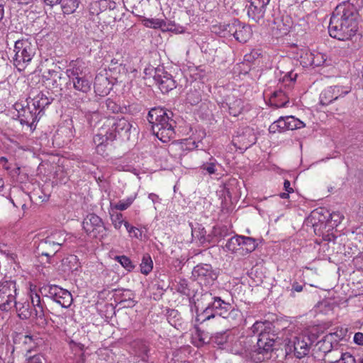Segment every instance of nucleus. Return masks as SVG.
I'll return each instance as SVG.
<instances>
[{
  "mask_svg": "<svg viewBox=\"0 0 363 363\" xmlns=\"http://www.w3.org/2000/svg\"><path fill=\"white\" fill-rule=\"evenodd\" d=\"M313 340L308 335L295 337L294 340V354L296 357L301 359L307 355Z\"/></svg>",
  "mask_w": 363,
  "mask_h": 363,
  "instance_id": "nucleus-17",
  "label": "nucleus"
},
{
  "mask_svg": "<svg viewBox=\"0 0 363 363\" xmlns=\"http://www.w3.org/2000/svg\"><path fill=\"white\" fill-rule=\"evenodd\" d=\"M211 340L212 342L221 347L230 340V336L228 334V331L218 333L211 337Z\"/></svg>",
  "mask_w": 363,
  "mask_h": 363,
  "instance_id": "nucleus-39",
  "label": "nucleus"
},
{
  "mask_svg": "<svg viewBox=\"0 0 363 363\" xmlns=\"http://www.w3.org/2000/svg\"><path fill=\"white\" fill-rule=\"evenodd\" d=\"M286 119L287 130H293L297 129V126H296L295 121H295V117H294L292 116H286Z\"/></svg>",
  "mask_w": 363,
  "mask_h": 363,
  "instance_id": "nucleus-56",
  "label": "nucleus"
},
{
  "mask_svg": "<svg viewBox=\"0 0 363 363\" xmlns=\"http://www.w3.org/2000/svg\"><path fill=\"white\" fill-rule=\"evenodd\" d=\"M297 74L293 71L287 72L282 78V84L285 86L291 87L296 82Z\"/></svg>",
  "mask_w": 363,
  "mask_h": 363,
  "instance_id": "nucleus-44",
  "label": "nucleus"
},
{
  "mask_svg": "<svg viewBox=\"0 0 363 363\" xmlns=\"http://www.w3.org/2000/svg\"><path fill=\"white\" fill-rule=\"evenodd\" d=\"M256 136L254 130L250 127H245L238 132L233 138V143L236 146L239 145L240 149H247L256 143Z\"/></svg>",
  "mask_w": 363,
  "mask_h": 363,
  "instance_id": "nucleus-14",
  "label": "nucleus"
},
{
  "mask_svg": "<svg viewBox=\"0 0 363 363\" xmlns=\"http://www.w3.org/2000/svg\"><path fill=\"white\" fill-rule=\"evenodd\" d=\"M39 247L43 250L41 255L48 257V263H52L51 258L59 251V248L52 243H48V236L40 241Z\"/></svg>",
  "mask_w": 363,
  "mask_h": 363,
  "instance_id": "nucleus-24",
  "label": "nucleus"
},
{
  "mask_svg": "<svg viewBox=\"0 0 363 363\" xmlns=\"http://www.w3.org/2000/svg\"><path fill=\"white\" fill-rule=\"evenodd\" d=\"M74 88L82 93H87L91 89V82L86 76L72 81Z\"/></svg>",
  "mask_w": 363,
  "mask_h": 363,
  "instance_id": "nucleus-31",
  "label": "nucleus"
},
{
  "mask_svg": "<svg viewBox=\"0 0 363 363\" xmlns=\"http://www.w3.org/2000/svg\"><path fill=\"white\" fill-rule=\"evenodd\" d=\"M313 59L311 60V66L319 67L323 65L326 58L325 55L320 52L313 53Z\"/></svg>",
  "mask_w": 363,
  "mask_h": 363,
  "instance_id": "nucleus-46",
  "label": "nucleus"
},
{
  "mask_svg": "<svg viewBox=\"0 0 363 363\" xmlns=\"http://www.w3.org/2000/svg\"><path fill=\"white\" fill-rule=\"evenodd\" d=\"M43 79L44 82H48L53 88L60 87L65 82V74L60 70V67L57 69H48L43 72Z\"/></svg>",
  "mask_w": 363,
  "mask_h": 363,
  "instance_id": "nucleus-19",
  "label": "nucleus"
},
{
  "mask_svg": "<svg viewBox=\"0 0 363 363\" xmlns=\"http://www.w3.org/2000/svg\"><path fill=\"white\" fill-rule=\"evenodd\" d=\"M100 6L103 7H108L109 9L113 10L116 7V3L113 1H110L108 0H101L99 1Z\"/></svg>",
  "mask_w": 363,
  "mask_h": 363,
  "instance_id": "nucleus-60",
  "label": "nucleus"
},
{
  "mask_svg": "<svg viewBox=\"0 0 363 363\" xmlns=\"http://www.w3.org/2000/svg\"><path fill=\"white\" fill-rule=\"evenodd\" d=\"M176 289L179 293L186 296L190 297L191 295L188 281L185 279H179V281L177 282Z\"/></svg>",
  "mask_w": 363,
  "mask_h": 363,
  "instance_id": "nucleus-42",
  "label": "nucleus"
},
{
  "mask_svg": "<svg viewBox=\"0 0 363 363\" xmlns=\"http://www.w3.org/2000/svg\"><path fill=\"white\" fill-rule=\"evenodd\" d=\"M132 124L124 118H107L102 121V125L99 133L94 137L97 151L103 150V147L112 143L119 135L123 140H129Z\"/></svg>",
  "mask_w": 363,
  "mask_h": 363,
  "instance_id": "nucleus-2",
  "label": "nucleus"
},
{
  "mask_svg": "<svg viewBox=\"0 0 363 363\" xmlns=\"http://www.w3.org/2000/svg\"><path fill=\"white\" fill-rule=\"evenodd\" d=\"M212 303H210L203 312L197 315L199 321L203 322L216 315H219L223 318H233L237 315L239 312L232 308L230 303L221 300L219 297H214Z\"/></svg>",
  "mask_w": 363,
  "mask_h": 363,
  "instance_id": "nucleus-5",
  "label": "nucleus"
},
{
  "mask_svg": "<svg viewBox=\"0 0 363 363\" xmlns=\"http://www.w3.org/2000/svg\"><path fill=\"white\" fill-rule=\"evenodd\" d=\"M289 93L281 90L275 91L270 98V102L272 106L277 108L284 107L289 103Z\"/></svg>",
  "mask_w": 363,
  "mask_h": 363,
  "instance_id": "nucleus-23",
  "label": "nucleus"
},
{
  "mask_svg": "<svg viewBox=\"0 0 363 363\" xmlns=\"http://www.w3.org/2000/svg\"><path fill=\"white\" fill-rule=\"evenodd\" d=\"M16 282L13 280H5L0 282V310L8 311L13 308L16 300Z\"/></svg>",
  "mask_w": 363,
  "mask_h": 363,
  "instance_id": "nucleus-9",
  "label": "nucleus"
},
{
  "mask_svg": "<svg viewBox=\"0 0 363 363\" xmlns=\"http://www.w3.org/2000/svg\"><path fill=\"white\" fill-rule=\"evenodd\" d=\"M162 21H160L159 19H147L145 21V25L147 27L157 28H160L162 26Z\"/></svg>",
  "mask_w": 363,
  "mask_h": 363,
  "instance_id": "nucleus-53",
  "label": "nucleus"
},
{
  "mask_svg": "<svg viewBox=\"0 0 363 363\" xmlns=\"http://www.w3.org/2000/svg\"><path fill=\"white\" fill-rule=\"evenodd\" d=\"M354 342L359 345H363V333H356L354 336Z\"/></svg>",
  "mask_w": 363,
  "mask_h": 363,
  "instance_id": "nucleus-61",
  "label": "nucleus"
},
{
  "mask_svg": "<svg viewBox=\"0 0 363 363\" xmlns=\"http://www.w3.org/2000/svg\"><path fill=\"white\" fill-rule=\"evenodd\" d=\"M40 292L43 294H45V296L50 298L55 301L57 299H59L60 296L64 295L62 297L64 299L62 300V302L61 303V306L65 308H69L73 301L71 293L57 285H48L43 286L40 289Z\"/></svg>",
  "mask_w": 363,
  "mask_h": 363,
  "instance_id": "nucleus-11",
  "label": "nucleus"
},
{
  "mask_svg": "<svg viewBox=\"0 0 363 363\" xmlns=\"http://www.w3.org/2000/svg\"><path fill=\"white\" fill-rule=\"evenodd\" d=\"M106 70L105 73H99L94 80V90L99 95H107L112 89L113 82L110 80Z\"/></svg>",
  "mask_w": 363,
  "mask_h": 363,
  "instance_id": "nucleus-16",
  "label": "nucleus"
},
{
  "mask_svg": "<svg viewBox=\"0 0 363 363\" xmlns=\"http://www.w3.org/2000/svg\"><path fill=\"white\" fill-rule=\"evenodd\" d=\"M335 100L330 86L325 89L320 95V104L323 106L328 105Z\"/></svg>",
  "mask_w": 363,
  "mask_h": 363,
  "instance_id": "nucleus-38",
  "label": "nucleus"
},
{
  "mask_svg": "<svg viewBox=\"0 0 363 363\" xmlns=\"http://www.w3.org/2000/svg\"><path fill=\"white\" fill-rule=\"evenodd\" d=\"M31 303L34 308L35 315L38 320V324L44 326L48 324L45 317L44 305L41 303L40 297L38 294L31 296Z\"/></svg>",
  "mask_w": 363,
  "mask_h": 363,
  "instance_id": "nucleus-21",
  "label": "nucleus"
},
{
  "mask_svg": "<svg viewBox=\"0 0 363 363\" xmlns=\"http://www.w3.org/2000/svg\"><path fill=\"white\" fill-rule=\"evenodd\" d=\"M328 217H330L329 223L333 222V225H337L339 223H340L341 220L342 218V216H341L339 213H330L328 212Z\"/></svg>",
  "mask_w": 363,
  "mask_h": 363,
  "instance_id": "nucleus-54",
  "label": "nucleus"
},
{
  "mask_svg": "<svg viewBox=\"0 0 363 363\" xmlns=\"http://www.w3.org/2000/svg\"><path fill=\"white\" fill-rule=\"evenodd\" d=\"M37 114L31 110L30 107H23L18 111V118L21 124L26 125L33 129L35 122L37 121Z\"/></svg>",
  "mask_w": 363,
  "mask_h": 363,
  "instance_id": "nucleus-22",
  "label": "nucleus"
},
{
  "mask_svg": "<svg viewBox=\"0 0 363 363\" xmlns=\"http://www.w3.org/2000/svg\"><path fill=\"white\" fill-rule=\"evenodd\" d=\"M152 260L148 254L144 255L140 264V270L143 274H147L152 269Z\"/></svg>",
  "mask_w": 363,
  "mask_h": 363,
  "instance_id": "nucleus-41",
  "label": "nucleus"
},
{
  "mask_svg": "<svg viewBox=\"0 0 363 363\" xmlns=\"http://www.w3.org/2000/svg\"><path fill=\"white\" fill-rule=\"evenodd\" d=\"M123 60H122L121 57H118V58L114 57V58H113L111 60V62H110V64L108 65V70L112 69L113 67H119L120 65L123 64Z\"/></svg>",
  "mask_w": 363,
  "mask_h": 363,
  "instance_id": "nucleus-57",
  "label": "nucleus"
},
{
  "mask_svg": "<svg viewBox=\"0 0 363 363\" xmlns=\"http://www.w3.org/2000/svg\"><path fill=\"white\" fill-rule=\"evenodd\" d=\"M249 4L246 5L247 13L250 18L258 23L263 19L266 12L267 5H262L257 0H246Z\"/></svg>",
  "mask_w": 363,
  "mask_h": 363,
  "instance_id": "nucleus-18",
  "label": "nucleus"
},
{
  "mask_svg": "<svg viewBox=\"0 0 363 363\" xmlns=\"http://www.w3.org/2000/svg\"><path fill=\"white\" fill-rule=\"evenodd\" d=\"M52 100L53 99L48 98L45 94L43 93L40 94L37 99L33 100V106L35 111H36L37 109H40L38 112L39 114L43 108L51 104Z\"/></svg>",
  "mask_w": 363,
  "mask_h": 363,
  "instance_id": "nucleus-34",
  "label": "nucleus"
},
{
  "mask_svg": "<svg viewBox=\"0 0 363 363\" xmlns=\"http://www.w3.org/2000/svg\"><path fill=\"white\" fill-rule=\"evenodd\" d=\"M67 240V235L65 232L61 230H55L48 235V243L55 245L60 249V247L63 245Z\"/></svg>",
  "mask_w": 363,
  "mask_h": 363,
  "instance_id": "nucleus-29",
  "label": "nucleus"
},
{
  "mask_svg": "<svg viewBox=\"0 0 363 363\" xmlns=\"http://www.w3.org/2000/svg\"><path fill=\"white\" fill-rule=\"evenodd\" d=\"M116 259L127 270L131 271L134 269L135 266L133 264L131 260L126 256H116Z\"/></svg>",
  "mask_w": 363,
  "mask_h": 363,
  "instance_id": "nucleus-47",
  "label": "nucleus"
},
{
  "mask_svg": "<svg viewBox=\"0 0 363 363\" xmlns=\"http://www.w3.org/2000/svg\"><path fill=\"white\" fill-rule=\"evenodd\" d=\"M26 363H43V357L40 354L30 356L27 359Z\"/></svg>",
  "mask_w": 363,
  "mask_h": 363,
  "instance_id": "nucleus-58",
  "label": "nucleus"
},
{
  "mask_svg": "<svg viewBox=\"0 0 363 363\" xmlns=\"http://www.w3.org/2000/svg\"><path fill=\"white\" fill-rule=\"evenodd\" d=\"M124 225L131 236L136 238H140L142 237V232L138 228L130 225L128 222H125Z\"/></svg>",
  "mask_w": 363,
  "mask_h": 363,
  "instance_id": "nucleus-52",
  "label": "nucleus"
},
{
  "mask_svg": "<svg viewBox=\"0 0 363 363\" xmlns=\"http://www.w3.org/2000/svg\"><path fill=\"white\" fill-rule=\"evenodd\" d=\"M66 75L70 81H74L77 78L86 76L83 67L81 65H79V63L74 64L72 67L67 69Z\"/></svg>",
  "mask_w": 363,
  "mask_h": 363,
  "instance_id": "nucleus-32",
  "label": "nucleus"
},
{
  "mask_svg": "<svg viewBox=\"0 0 363 363\" xmlns=\"http://www.w3.org/2000/svg\"><path fill=\"white\" fill-rule=\"evenodd\" d=\"M153 78L163 93H168L176 87V82L162 67L155 69Z\"/></svg>",
  "mask_w": 363,
  "mask_h": 363,
  "instance_id": "nucleus-13",
  "label": "nucleus"
},
{
  "mask_svg": "<svg viewBox=\"0 0 363 363\" xmlns=\"http://www.w3.org/2000/svg\"><path fill=\"white\" fill-rule=\"evenodd\" d=\"M192 237L197 239L201 244L204 245L211 242V236L206 235V230L201 224L196 223L191 228Z\"/></svg>",
  "mask_w": 363,
  "mask_h": 363,
  "instance_id": "nucleus-26",
  "label": "nucleus"
},
{
  "mask_svg": "<svg viewBox=\"0 0 363 363\" xmlns=\"http://www.w3.org/2000/svg\"><path fill=\"white\" fill-rule=\"evenodd\" d=\"M83 229L86 233L94 238H102L106 235L107 229L102 219L94 213L88 214L84 219Z\"/></svg>",
  "mask_w": 363,
  "mask_h": 363,
  "instance_id": "nucleus-8",
  "label": "nucleus"
},
{
  "mask_svg": "<svg viewBox=\"0 0 363 363\" xmlns=\"http://www.w3.org/2000/svg\"><path fill=\"white\" fill-rule=\"evenodd\" d=\"M241 251L240 254L242 255L249 254L253 252L257 247V240L251 237L240 235Z\"/></svg>",
  "mask_w": 363,
  "mask_h": 363,
  "instance_id": "nucleus-25",
  "label": "nucleus"
},
{
  "mask_svg": "<svg viewBox=\"0 0 363 363\" xmlns=\"http://www.w3.org/2000/svg\"><path fill=\"white\" fill-rule=\"evenodd\" d=\"M108 72H110L108 76L112 80H114L115 82H123L126 79V77L128 75V69L123 64L119 67H113L112 69L108 70Z\"/></svg>",
  "mask_w": 363,
  "mask_h": 363,
  "instance_id": "nucleus-27",
  "label": "nucleus"
},
{
  "mask_svg": "<svg viewBox=\"0 0 363 363\" xmlns=\"http://www.w3.org/2000/svg\"><path fill=\"white\" fill-rule=\"evenodd\" d=\"M111 220L115 228L120 229L123 224L125 221L123 220V214L121 213H116V214L111 215Z\"/></svg>",
  "mask_w": 363,
  "mask_h": 363,
  "instance_id": "nucleus-49",
  "label": "nucleus"
},
{
  "mask_svg": "<svg viewBox=\"0 0 363 363\" xmlns=\"http://www.w3.org/2000/svg\"><path fill=\"white\" fill-rule=\"evenodd\" d=\"M292 290L297 291V292H301L303 290V286H302V285L299 284L298 283L295 282L292 285Z\"/></svg>",
  "mask_w": 363,
  "mask_h": 363,
  "instance_id": "nucleus-64",
  "label": "nucleus"
},
{
  "mask_svg": "<svg viewBox=\"0 0 363 363\" xmlns=\"http://www.w3.org/2000/svg\"><path fill=\"white\" fill-rule=\"evenodd\" d=\"M218 164L216 162L215 159H211L209 162H206L202 164L201 168L206 171L208 174H213L217 171V167Z\"/></svg>",
  "mask_w": 363,
  "mask_h": 363,
  "instance_id": "nucleus-45",
  "label": "nucleus"
},
{
  "mask_svg": "<svg viewBox=\"0 0 363 363\" xmlns=\"http://www.w3.org/2000/svg\"><path fill=\"white\" fill-rule=\"evenodd\" d=\"M297 57L303 67L311 66V60L313 59V52L307 49H302L297 52Z\"/></svg>",
  "mask_w": 363,
  "mask_h": 363,
  "instance_id": "nucleus-37",
  "label": "nucleus"
},
{
  "mask_svg": "<svg viewBox=\"0 0 363 363\" xmlns=\"http://www.w3.org/2000/svg\"><path fill=\"white\" fill-rule=\"evenodd\" d=\"M269 324L267 321H256L249 331L250 335L258 334L256 352L257 354H262V357H258L259 361L270 359L274 350V335L267 331V325Z\"/></svg>",
  "mask_w": 363,
  "mask_h": 363,
  "instance_id": "nucleus-4",
  "label": "nucleus"
},
{
  "mask_svg": "<svg viewBox=\"0 0 363 363\" xmlns=\"http://www.w3.org/2000/svg\"><path fill=\"white\" fill-rule=\"evenodd\" d=\"M244 107L242 100L235 96H228L225 101L221 103V108L228 109L229 114L235 117L242 112Z\"/></svg>",
  "mask_w": 363,
  "mask_h": 363,
  "instance_id": "nucleus-20",
  "label": "nucleus"
},
{
  "mask_svg": "<svg viewBox=\"0 0 363 363\" xmlns=\"http://www.w3.org/2000/svg\"><path fill=\"white\" fill-rule=\"evenodd\" d=\"M344 335L343 332L340 330V334H338L337 332L329 333L325 335L323 339L319 340L316 343V346L318 349L323 352L324 354H328L330 352L333 350L335 352H337V340L336 337L340 339Z\"/></svg>",
  "mask_w": 363,
  "mask_h": 363,
  "instance_id": "nucleus-15",
  "label": "nucleus"
},
{
  "mask_svg": "<svg viewBox=\"0 0 363 363\" xmlns=\"http://www.w3.org/2000/svg\"><path fill=\"white\" fill-rule=\"evenodd\" d=\"M284 188L286 191L288 193H292L294 192L293 188L291 187V183L289 180H285L284 182Z\"/></svg>",
  "mask_w": 363,
  "mask_h": 363,
  "instance_id": "nucleus-63",
  "label": "nucleus"
},
{
  "mask_svg": "<svg viewBox=\"0 0 363 363\" xmlns=\"http://www.w3.org/2000/svg\"><path fill=\"white\" fill-rule=\"evenodd\" d=\"M13 52V65L18 70H23L34 56L35 46L28 40H17Z\"/></svg>",
  "mask_w": 363,
  "mask_h": 363,
  "instance_id": "nucleus-7",
  "label": "nucleus"
},
{
  "mask_svg": "<svg viewBox=\"0 0 363 363\" xmlns=\"http://www.w3.org/2000/svg\"><path fill=\"white\" fill-rule=\"evenodd\" d=\"M133 202V198H128L126 200H121L114 206V208L120 211H124L127 209Z\"/></svg>",
  "mask_w": 363,
  "mask_h": 363,
  "instance_id": "nucleus-51",
  "label": "nucleus"
},
{
  "mask_svg": "<svg viewBox=\"0 0 363 363\" xmlns=\"http://www.w3.org/2000/svg\"><path fill=\"white\" fill-rule=\"evenodd\" d=\"M276 121H277V123L278 124V126H279V128L281 133L287 130L286 117L285 118L280 117Z\"/></svg>",
  "mask_w": 363,
  "mask_h": 363,
  "instance_id": "nucleus-59",
  "label": "nucleus"
},
{
  "mask_svg": "<svg viewBox=\"0 0 363 363\" xmlns=\"http://www.w3.org/2000/svg\"><path fill=\"white\" fill-rule=\"evenodd\" d=\"M219 28L224 37L233 35L236 40L242 43L247 42L252 35L251 27L238 19H233L228 23L220 25Z\"/></svg>",
  "mask_w": 363,
  "mask_h": 363,
  "instance_id": "nucleus-6",
  "label": "nucleus"
},
{
  "mask_svg": "<svg viewBox=\"0 0 363 363\" xmlns=\"http://www.w3.org/2000/svg\"><path fill=\"white\" fill-rule=\"evenodd\" d=\"M172 116L171 111L160 107L152 108L148 112L147 118L152 125V130L163 143L168 142L175 135L174 128L176 123Z\"/></svg>",
  "mask_w": 363,
  "mask_h": 363,
  "instance_id": "nucleus-3",
  "label": "nucleus"
},
{
  "mask_svg": "<svg viewBox=\"0 0 363 363\" xmlns=\"http://www.w3.org/2000/svg\"><path fill=\"white\" fill-rule=\"evenodd\" d=\"M240 235H235L230 238L225 247H223L224 250L228 252H231L233 253L238 252L241 251V242H240Z\"/></svg>",
  "mask_w": 363,
  "mask_h": 363,
  "instance_id": "nucleus-33",
  "label": "nucleus"
},
{
  "mask_svg": "<svg viewBox=\"0 0 363 363\" xmlns=\"http://www.w3.org/2000/svg\"><path fill=\"white\" fill-rule=\"evenodd\" d=\"M103 108H106L108 111L113 113H126L128 112V108L125 106H121L117 104L114 101L111 99H108L104 102Z\"/></svg>",
  "mask_w": 363,
  "mask_h": 363,
  "instance_id": "nucleus-35",
  "label": "nucleus"
},
{
  "mask_svg": "<svg viewBox=\"0 0 363 363\" xmlns=\"http://www.w3.org/2000/svg\"><path fill=\"white\" fill-rule=\"evenodd\" d=\"M186 99L191 105L196 104L201 101V94L196 90L190 91L187 94Z\"/></svg>",
  "mask_w": 363,
  "mask_h": 363,
  "instance_id": "nucleus-50",
  "label": "nucleus"
},
{
  "mask_svg": "<svg viewBox=\"0 0 363 363\" xmlns=\"http://www.w3.org/2000/svg\"><path fill=\"white\" fill-rule=\"evenodd\" d=\"M269 131L271 133H275L277 132L281 133L277 121H274L269 125Z\"/></svg>",
  "mask_w": 363,
  "mask_h": 363,
  "instance_id": "nucleus-62",
  "label": "nucleus"
},
{
  "mask_svg": "<svg viewBox=\"0 0 363 363\" xmlns=\"http://www.w3.org/2000/svg\"><path fill=\"white\" fill-rule=\"evenodd\" d=\"M13 342L16 345H23L24 350L27 352H30L32 347L35 346V342L32 336L28 335H23L21 333L17 334L13 339Z\"/></svg>",
  "mask_w": 363,
  "mask_h": 363,
  "instance_id": "nucleus-28",
  "label": "nucleus"
},
{
  "mask_svg": "<svg viewBox=\"0 0 363 363\" xmlns=\"http://www.w3.org/2000/svg\"><path fill=\"white\" fill-rule=\"evenodd\" d=\"M362 6L363 0H347L338 4L330 17V35L342 41L352 40L358 30L359 11Z\"/></svg>",
  "mask_w": 363,
  "mask_h": 363,
  "instance_id": "nucleus-1",
  "label": "nucleus"
},
{
  "mask_svg": "<svg viewBox=\"0 0 363 363\" xmlns=\"http://www.w3.org/2000/svg\"><path fill=\"white\" fill-rule=\"evenodd\" d=\"M59 4L64 13L70 14L74 13L79 6L78 0H60Z\"/></svg>",
  "mask_w": 363,
  "mask_h": 363,
  "instance_id": "nucleus-36",
  "label": "nucleus"
},
{
  "mask_svg": "<svg viewBox=\"0 0 363 363\" xmlns=\"http://www.w3.org/2000/svg\"><path fill=\"white\" fill-rule=\"evenodd\" d=\"M332 92L335 96V100L339 97H342L350 92V87H344L340 86H330Z\"/></svg>",
  "mask_w": 363,
  "mask_h": 363,
  "instance_id": "nucleus-43",
  "label": "nucleus"
},
{
  "mask_svg": "<svg viewBox=\"0 0 363 363\" xmlns=\"http://www.w3.org/2000/svg\"><path fill=\"white\" fill-rule=\"evenodd\" d=\"M329 218L328 211L324 208L315 209L311 212L309 220L312 223L315 235H320L323 233V230L329 223Z\"/></svg>",
  "mask_w": 363,
  "mask_h": 363,
  "instance_id": "nucleus-12",
  "label": "nucleus"
},
{
  "mask_svg": "<svg viewBox=\"0 0 363 363\" xmlns=\"http://www.w3.org/2000/svg\"><path fill=\"white\" fill-rule=\"evenodd\" d=\"M334 363H356L354 357L350 352L341 353L340 357Z\"/></svg>",
  "mask_w": 363,
  "mask_h": 363,
  "instance_id": "nucleus-48",
  "label": "nucleus"
},
{
  "mask_svg": "<svg viewBox=\"0 0 363 363\" xmlns=\"http://www.w3.org/2000/svg\"><path fill=\"white\" fill-rule=\"evenodd\" d=\"M192 277L201 286L212 285L218 274L211 264H199L192 270Z\"/></svg>",
  "mask_w": 363,
  "mask_h": 363,
  "instance_id": "nucleus-10",
  "label": "nucleus"
},
{
  "mask_svg": "<svg viewBox=\"0 0 363 363\" xmlns=\"http://www.w3.org/2000/svg\"><path fill=\"white\" fill-rule=\"evenodd\" d=\"M13 307H15L16 311L18 312V316L21 319H28L31 315V312L30 311V305L28 302L20 303L16 302L15 300L13 303Z\"/></svg>",
  "mask_w": 363,
  "mask_h": 363,
  "instance_id": "nucleus-30",
  "label": "nucleus"
},
{
  "mask_svg": "<svg viewBox=\"0 0 363 363\" xmlns=\"http://www.w3.org/2000/svg\"><path fill=\"white\" fill-rule=\"evenodd\" d=\"M62 263L65 266L64 271L74 270L77 268L78 259L75 255H69L62 259Z\"/></svg>",
  "mask_w": 363,
  "mask_h": 363,
  "instance_id": "nucleus-40",
  "label": "nucleus"
},
{
  "mask_svg": "<svg viewBox=\"0 0 363 363\" xmlns=\"http://www.w3.org/2000/svg\"><path fill=\"white\" fill-rule=\"evenodd\" d=\"M259 55L257 51L252 50L250 53L245 54L244 56V60L249 62H252Z\"/></svg>",
  "mask_w": 363,
  "mask_h": 363,
  "instance_id": "nucleus-55",
  "label": "nucleus"
}]
</instances>
